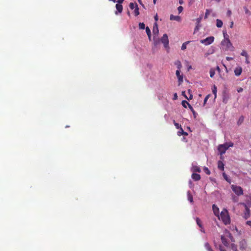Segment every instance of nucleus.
I'll use <instances>...</instances> for the list:
<instances>
[{
	"mask_svg": "<svg viewBox=\"0 0 251 251\" xmlns=\"http://www.w3.org/2000/svg\"><path fill=\"white\" fill-rule=\"evenodd\" d=\"M218 217L219 219H221L226 225L229 224L230 223V218L226 209H223L220 213V216H219Z\"/></svg>",
	"mask_w": 251,
	"mask_h": 251,
	"instance_id": "1",
	"label": "nucleus"
},
{
	"mask_svg": "<svg viewBox=\"0 0 251 251\" xmlns=\"http://www.w3.org/2000/svg\"><path fill=\"white\" fill-rule=\"evenodd\" d=\"M234 144L232 142L226 143L224 144L220 145L218 146V150L220 152V154L222 155L224 154L226 151L229 148L232 147Z\"/></svg>",
	"mask_w": 251,
	"mask_h": 251,
	"instance_id": "2",
	"label": "nucleus"
},
{
	"mask_svg": "<svg viewBox=\"0 0 251 251\" xmlns=\"http://www.w3.org/2000/svg\"><path fill=\"white\" fill-rule=\"evenodd\" d=\"M231 188L237 196H239L243 195V189L241 187L232 184L231 186Z\"/></svg>",
	"mask_w": 251,
	"mask_h": 251,
	"instance_id": "3",
	"label": "nucleus"
},
{
	"mask_svg": "<svg viewBox=\"0 0 251 251\" xmlns=\"http://www.w3.org/2000/svg\"><path fill=\"white\" fill-rule=\"evenodd\" d=\"M221 44L223 46L226 47V50H231V48H232L231 50H233V49H234V47H233L232 44L231 43L229 39H227V40H223Z\"/></svg>",
	"mask_w": 251,
	"mask_h": 251,
	"instance_id": "4",
	"label": "nucleus"
},
{
	"mask_svg": "<svg viewBox=\"0 0 251 251\" xmlns=\"http://www.w3.org/2000/svg\"><path fill=\"white\" fill-rule=\"evenodd\" d=\"M241 204L243 205L245 207V210L244 213L243 217L245 219H247L250 217V215H251L250 210L249 208V206H247V204H246L245 203H242Z\"/></svg>",
	"mask_w": 251,
	"mask_h": 251,
	"instance_id": "5",
	"label": "nucleus"
},
{
	"mask_svg": "<svg viewBox=\"0 0 251 251\" xmlns=\"http://www.w3.org/2000/svg\"><path fill=\"white\" fill-rule=\"evenodd\" d=\"M214 40V37L213 36H210L206 39L201 40V43L204 44L205 45H209L212 44Z\"/></svg>",
	"mask_w": 251,
	"mask_h": 251,
	"instance_id": "6",
	"label": "nucleus"
},
{
	"mask_svg": "<svg viewBox=\"0 0 251 251\" xmlns=\"http://www.w3.org/2000/svg\"><path fill=\"white\" fill-rule=\"evenodd\" d=\"M161 41L164 44V46L166 49L169 48V40L167 34H163L161 38Z\"/></svg>",
	"mask_w": 251,
	"mask_h": 251,
	"instance_id": "7",
	"label": "nucleus"
},
{
	"mask_svg": "<svg viewBox=\"0 0 251 251\" xmlns=\"http://www.w3.org/2000/svg\"><path fill=\"white\" fill-rule=\"evenodd\" d=\"M247 241L243 239L239 242V248L241 250H245L247 248Z\"/></svg>",
	"mask_w": 251,
	"mask_h": 251,
	"instance_id": "8",
	"label": "nucleus"
},
{
	"mask_svg": "<svg viewBox=\"0 0 251 251\" xmlns=\"http://www.w3.org/2000/svg\"><path fill=\"white\" fill-rule=\"evenodd\" d=\"M180 70H177L176 71V75L178 80L179 85H180L183 82V75H180Z\"/></svg>",
	"mask_w": 251,
	"mask_h": 251,
	"instance_id": "9",
	"label": "nucleus"
},
{
	"mask_svg": "<svg viewBox=\"0 0 251 251\" xmlns=\"http://www.w3.org/2000/svg\"><path fill=\"white\" fill-rule=\"evenodd\" d=\"M234 72L236 76H239L241 75L242 72V67L240 66L236 67L234 69Z\"/></svg>",
	"mask_w": 251,
	"mask_h": 251,
	"instance_id": "10",
	"label": "nucleus"
},
{
	"mask_svg": "<svg viewBox=\"0 0 251 251\" xmlns=\"http://www.w3.org/2000/svg\"><path fill=\"white\" fill-rule=\"evenodd\" d=\"M212 209H213V213H214V215L216 216L219 217V208L215 204H213L212 205Z\"/></svg>",
	"mask_w": 251,
	"mask_h": 251,
	"instance_id": "11",
	"label": "nucleus"
},
{
	"mask_svg": "<svg viewBox=\"0 0 251 251\" xmlns=\"http://www.w3.org/2000/svg\"><path fill=\"white\" fill-rule=\"evenodd\" d=\"M116 8L117 10V11L115 12L116 14H117L118 12L120 13H122L123 11V6L121 4L117 3L116 4Z\"/></svg>",
	"mask_w": 251,
	"mask_h": 251,
	"instance_id": "12",
	"label": "nucleus"
},
{
	"mask_svg": "<svg viewBox=\"0 0 251 251\" xmlns=\"http://www.w3.org/2000/svg\"><path fill=\"white\" fill-rule=\"evenodd\" d=\"M201 19H202V17L201 16H200L199 18H197L196 19V21H197V25L196 26V27L195 28V31H197V30H198L199 29V27L201 26L200 25V24L201 21Z\"/></svg>",
	"mask_w": 251,
	"mask_h": 251,
	"instance_id": "13",
	"label": "nucleus"
},
{
	"mask_svg": "<svg viewBox=\"0 0 251 251\" xmlns=\"http://www.w3.org/2000/svg\"><path fill=\"white\" fill-rule=\"evenodd\" d=\"M170 19L172 21L175 20L178 22H180L181 21V18L179 16H174V15H171L170 17Z\"/></svg>",
	"mask_w": 251,
	"mask_h": 251,
	"instance_id": "14",
	"label": "nucleus"
},
{
	"mask_svg": "<svg viewBox=\"0 0 251 251\" xmlns=\"http://www.w3.org/2000/svg\"><path fill=\"white\" fill-rule=\"evenodd\" d=\"M246 203L247 206L251 207V194L246 196Z\"/></svg>",
	"mask_w": 251,
	"mask_h": 251,
	"instance_id": "15",
	"label": "nucleus"
},
{
	"mask_svg": "<svg viewBox=\"0 0 251 251\" xmlns=\"http://www.w3.org/2000/svg\"><path fill=\"white\" fill-rule=\"evenodd\" d=\"M221 241H222V243L226 246V247H228V245H229V243L228 242H227L226 239L225 238V236L224 235H221Z\"/></svg>",
	"mask_w": 251,
	"mask_h": 251,
	"instance_id": "16",
	"label": "nucleus"
},
{
	"mask_svg": "<svg viewBox=\"0 0 251 251\" xmlns=\"http://www.w3.org/2000/svg\"><path fill=\"white\" fill-rule=\"evenodd\" d=\"M192 178L195 181H198L201 179V176L198 174L193 173L192 175Z\"/></svg>",
	"mask_w": 251,
	"mask_h": 251,
	"instance_id": "17",
	"label": "nucleus"
},
{
	"mask_svg": "<svg viewBox=\"0 0 251 251\" xmlns=\"http://www.w3.org/2000/svg\"><path fill=\"white\" fill-rule=\"evenodd\" d=\"M218 168L221 171L224 170V164L222 161H219L218 162Z\"/></svg>",
	"mask_w": 251,
	"mask_h": 251,
	"instance_id": "18",
	"label": "nucleus"
},
{
	"mask_svg": "<svg viewBox=\"0 0 251 251\" xmlns=\"http://www.w3.org/2000/svg\"><path fill=\"white\" fill-rule=\"evenodd\" d=\"M188 200L191 203L193 202V198L190 191L187 192Z\"/></svg>",
	"mask_w": 251,
	"mask_h": 251,
	"instance_id": "19",
	"label": "nucleus"
},
{
	"mask_svg": "<svg viewBox=\"0 0 251 251\" xmlns=\"http://www.w3.org/2000/svg\"><path fill=\"white\" fill-rule=\"evenodd\" d=\"M192 169L193 172H198V173L201 172V169L199 167H198L197 166H193L192 167Z\"/></svg>",
	"mask_w": 251,
	"mask_h": 251,
	"instance_id": "20",
	"label": "nucleus"
},
{
	"mask_svg": "<svg viewBox=\"0 0 251 251\" xmlns=\"http://www.w3.org/2000/svg\"><path fill=\"white\" fill-rule=\"evenodd\" d=\"M146 31L150 40H151V31L148 26L146 27Z\"/></svg>",
	"mask_w": 251,
	"mask_h": 251,
	"instance_id": "21",
	"label": "nucleus"
},
{
	"mask_svg": "<svg viewBox=\"0 0 251 251\" xmlns=\"http://www.w3.org/2000/svg\"><path fill=\"white\" fill-rule=\"evenodd\" d=\"M244 121V117L243 116H241L237 121V125L238 126H240L243 123Z\"/></svg>",
	"mask_w": 251,
	"mask_h": 251,
	"instance_id": "22",
	"label": "nucleus"
},
{
	"mask_svg": "<svg viewBox=\"0 0 251 251\" xmlns=\"http://www.w3.org/2000/svg\"><path fill=\"white\" fill-rule=\"evenodd\" d=\"M223 22L219 19H217L216 20V26L218 27H221L223 26Z\"/></svg>",
	"mask_w": 251,
	"mask_h": 251,
	"instance_id": "23",
	"label": "nucleus"
},
{
	"mask_svg": "<svg viewBox=\"0 0 251 251\" xmlns=\"http://www.w3.org/2000/svg\"><path fill=\"white\" fill-rule=\"evenodd\" d=\"M134 15H135V16H137L140 14V13H139V8L138 7V5L137 4H135V9L134 10Z\"/></svg>",
	"mask_w": 251,
	"mask_h": 251,
	"instance_id": "24",
	"label": "nucleus"
},
{
	"mask_svg": "<svg viewBox=\"0 0 251 251\" xmlns=\"http://www.w3.org/2000/svg\"><path fill=\"white\" fill-rule=\"evenodd\" d=\"M204 247L205 248V249L208 251H213V250L212 249V248H211L209 244L208 243H205V244H204Z\"/></svg>",
	"mask_w": 251,
	"mask_h": 251,
	"instance_id": "25",
	"label": "nucleus"
},
{
	"mask_svg": "<svg viewBox=\"0 0 251 251\" xmlns=\"http://www.w3.org/2000/svg\"><path fill=\"white\" fill-rule=\"evenodd\" d=\"M175 65H176L177 70H180L182 67V65L180 61L177 60L175 62Z\"/></svg>",
	"mask_w": 251,
	"mask_h": 251,
	"instance_id": "26",
	"label": "nucleus"
},
{
	"mask_svg": "<svg viewBox=\"0 0 251 251\" xmlns=\"http://www.w3.org/2000/svg\"><path fill=\"white\" fill-rule=\"evenodd\" d=\"M209 73H210V76L211 77H213L215 74V69L213 68L210 69Z\"/></svg>",
	"mask_w": 251,
	"mask_h": 251,
	"instance_id": "27",
	"label": "nucleus"
},
{
	"mask_svg": "<svg viewBox=\"0 0 251 251\" xmlns=\"http://www.w3.org/2000/svg\"><path fill=\"white\" fill-rule=\"evenodd\" d=\"M196 223L200 227L202 228V223L201 220L199 218H196Z\"/></svg>",
	"mask_w": 251,
	"mask_h": 251,
	"instance_id": "28",
	"label": "nucleus"
},
{
	"mask_svg": "<svg viewBox=\"0 0 251 251\" xmlns=\"http://www.w3.org/2000/svg\"><path fill=\"white\" fill-rule=\"evenodd\" d=\"M211 10H209V9H206V11H205V16H204V19H207L208 16L209 15L210 12H211Z\"/></svg>",
	"mask_w": 251,
	"mask_h": 251,
	"instance_id": "29",
	"label": "nucleus"
},
{
	"mask_svg": "<svg viewBox=\"0 0 251 251\" xmlns=\"http://www.w3.org/2000/svg\"><path fill=\"white\" fill-rule=\"evenodd\" d=\"M159 33V30L158 27H156V28H155V27L153 28V34L154 35H157Z\"/></svg>",
	"mask_w": 251,
	"mask_h": 251,
	"instance_id": "30",
	"label": "nucleus"
},
{
	"mask_svg": "<svg viewBox=\"0 0 251 251\" xmlns=\"http://www.w3.org/2000/svg\"><path fill=\"white\" fill-rule=\"evenodd\" d=\"M190 43V41H187V42H184L182 46H181V50H184L186 49V47H187V45Z\"/></svg>",
	"mask_w": 251,
	"mask_h": 251,
	"instance_id": "31",
	"label": "nucleus"
},
{
	"mask_svg": "<svg viewBox=\"0 0 251 251\" xmlns=\"http://www.w3.org/2000/svg\"><path fill=\"white\" fill-rule=\"evenodd\" d=\"M174 124L177 129H180L181 128V126L179 125L178 123L176 122L175 120L173 121Z\"/></svg>",
	"mask_w": 251,
	"mask_h": 251,
	"instance_id": "32",
	"label": "nucleus"
},
{
	"mask_svg": "<svg viewBox=\"0 0 251 251\" xmlns=\"http://www.w3.org/2000/svg\"><path fill=\"white\" fill-rule=\"evenodd\" d=\"M181 103L182 106L185 108H187V105L188 106L189 105V103L185 100H183Z\"/></svg>",
	"mask_w": 251,
	"mask_h": 251,
	"instance_id": "33",
	"label": "nucleus"
},
{
	"mask_svg": "<svg viewBox=\"0 0 251 251\" xmlns=\"http://www.w3.org/2000/svg\"><path fill=\"white\" fill-rule=\"evenodd\" d=\"M241 55L242 56H245L246 58H248L249 57V55H248L247 52L245 50H242V51L241 53Z\"/></svg>",
	"mask_w": 251,
	"mask_h": 251,
	"instance_id": "34",
	"label": "nucleus"
},
{
	"mask_svg": "<svg viewBox=\"0 0 251 251\" xmlns=\"http://www.w3.org/2000/svg\"><path fill=\"white\" fill-rule=\"evenodd\" d=\"M182 95L183 96L187 99H190V100H191L193 98V96L191 94L190 95L189 98H188V97L186 96V95L185 94V91L182 92Z\"/></svg>",
	"mask_w": 251,
	"mask_h": 251,
	"instance_id": "35",
	"label": "nucleus"
},
{
	"mask_svg": "<svg viewBox=\"0 0 251 251\" xmlns=\"http://www.w3.org/2000/svg\"><path fill=\"white\" fill-rule=\"evenodd\" d=\"M137 4L136 3H133V2H130L129 3V7L131 9H133L134 8L135 9V4Z\"/></svg>",
	"mask_w": 251,
	"mask_h": 251,
	"instance_id": "36",
	"label": "nucleus"
},
{
	"mask_svg": "<svg viewBox=\"0 0 251 251\" xmlns=\"http://www.w3.org/2000/svg\"><path fill=\"white\" fill-rule=\"evenodd\" d=\"M223 176L224 178H225V179L226 181H227V182H229V183L230 182V179H229L228 178L227 176V175L226 174V173H223Z\"/></svg>",
	"mask_w": 251,
	"mask_h": 251,
	"instance_id": "37",
	"label": "nucleus"
},
{
	"mask_svg": "<svg viewBox=\"0 0 251 251\" xmlns=\"http://www.w3.org/2000/svg\"><path fill=\"white\" fill-rule=\"evenodd\" d=\"M139 27L141 29H144L145 28V25L143 23H140L139 24Z\"/></svg>",
	"mask_w": 251,
	"mask_h": 251,
	"instance_id": "38",
	"label": "nucleus"
},
{
	"mask_svg": "<svg viewBox=\"0 0 251 251\" xmlns=\"http://www.w3.org/2000/svg\"><path fill=\"white\" fill-rule=\"evenodd\" d=\"M212 92L215 95V98H216V93H217V88L215 85L214 86L213 88L212 89Z\"/></svg>",
	"mask_w": 251,
	"mask_h": 251,
	"instance_id": "39",
	"label": "nucleus"
},
{
	"mask_svg": "<svg viewBox=\"0 0 251 251\" xmlns=\"http://www.w3.org/2000/svg\"><path fill=\"white\" fill-rule=\"evenodd\" d=\"M223 35L224 37V40H227V39H229V36L226 33V31H223Z\"/></svg>",
	"mask_w": 251,
	"mask_h": 251,
	"instance_id": "40",
	"label": "nucleus"
},
{
	"mask_svg": "<svg viewBox=\"0 0 251 251\" xmlns=\"http://www.w3.org/2000/svg\"><path fill=\"white\" fill-rule=\"evenodd\" d=\"M181 131L178 132V133H180L181 135H187L188 133L185 131H184L183 129L181 127L180 129Z\"/></svg>",
	"mask_w": 251,
	"mask_h": 251,
	"instance_id": "41",
	"label": "nucleus"
},
{
	"mask_svg": "<svg viewBox=\"0 0 251 251\" xmlns=\"http://www.w3.org/2000/svg\"><path fill=\"white\" fill-rule=\"evenodd\" d=\"M203 170L207 175H209L210 174V171L207 167H204Z\"/></svg>",
	"mask_w": 251,
	"mask_h": 251,
	"instance_id": "42",
	"label": "nucleus"
},
{
	"mask_svg": "<svg viewBox=\"0 0 251 251\" xmlns=\"http://www.w3.org/2000/svg\"><path fill=\"white\" fill-rule=\"evenodd\" d=\"M232 201L234 202H237L238 201V198L237 197H236L235 196L233 195L232 196Z\"/></svg>",
	"mask_w": 251,
	"mask_h": 251,
	"instance_id": "43",
	"label": "nucleus"
},
{
	"mask_svg": "<svg viewBox=\"0 0 251 251\" xmlns=\"http://www.w3.org/2000/svg\"><path fill=\"white\" fill-rule=\"evenodd\" d=\"M183 8L181 6H179L177 8V10L178 11L179 13H180L181 12H182V11H183Z\"/></svg>",
	"mask_w": 251,
	"mask_h": 251,
	"instance_id": "44",
	"label": "nucleus"
},
{
	"mask_svg": "<svg viewBox=\"0 0 251 251\" xmlns=\"http://www.w3.org/2000/svg\"><path fill=\"white\" fill-rule=\"evenodd\" d=\"M227 234H228V236L229 237V238L231 239V240L232 241H233V236H232L231 234L229 232H227Z\"/></svg>",
	"mask_w": 251,
	"mask_h": 251,
	"instance_id": "45",
	"label": "nucleus"
},
{
	"mask_svg": "<svg viewBox=\"0 0 251 251\" xmlns=\"http://www.w3.org/2000/svg\"><path fill=\"white\" fill-rule=\"evenodd\" d=\"M232 249L233 251H238L236 247L234 245L232 244Z\"/></svg>",
	"mask_w": 251,
	"mask_h": 251,
	"instance_id": "46",
	"label": "nucleus"
},
{
	"mask_svg": "<svg viewBox=\"0 0 251 251\" xmlns=\"http://www.w3.org/2000/svg\"><path fill=\"white\" fill-rule=\"evenodd\" d=\"M209 95H207L205 98H204V103H205L207 101V100H208L209 97Z\"/></svg>",
	"mask_w": 251,
	"mask_h": 251,
	"instance_id": "47",
	"label": "nucleus"
},
{
	"mask_svg": "<svg viewBox=\"0 0 251 251\" xmlns=\"http://www.w3.org/2000/svg\"><path fill=\"white\" fill-rule=\"evenodd\" d=\"M220 250V251H227L226 249H225L223 247L221 246H219Z\"/></svg>",
	"mask_w": 251,
	"mask_h": 251,
	"instance_id": "48",
	"label": "nucleus"
},
{
	"mask_svg": "<svg viewBox=\"0 0 251 251\" xmlns=\"http://www.w3.org/2000/svg\"><path fill=\"white\" fill-rule=\"evenodd\" d=\"M177 94L176 93H175V94H174V98H173V99H174V100H176V99H177Z\"/></svg>",
	"mask_w": 251,
	"mask_h": 251,
	"instance_id": "49",
	"label": "nucleus"
},
{
	"mask_svg": "<svg viewBox=\"0 0 251 251\" xmlns=\"http://www.w3.org/2000/svg\"><path fill=\"white\" fill-rule=\"evenodd\" d=\"M226 59L227 61H230V60H233V58L227 56V57H226Z\"/></svg>",
	"mask_w": 251,
	"mask_h": 251,
	"instance_id": "50",
	"label": "nucleus"
},
{
	"mask_svg": "<svg viewBox=\"0 0 251 251\" xmlns=\"http://www.w3.org/2000/svg\"><path fill=\"white\" fill-rule=\"evenodd\" d=\"M243 91V89L242 88H241V87H240V88H238V89H237V92H238V93L241 92H242Z\"/></svg>",
	"mask_w": 251,
	"mask_h": 251,
	"instance_id": "51",
	"label": "nucleus"
},
{
	"mask_svg": "<svg viewBox=\"0 0 251 251\" xmlns=\"http://www.w3.org/2000/svg\"><path fill=\"white\" fill-rule=\"evenodd\" d=\"M231 14V11L229 10H228L227 11V15L228 16H230Z\"/></svg>",
	"mask_w": 251,
	"mask_h": 251,
	"instance_id": "52",
	"label": "nucleus"
},
{
	"mask_svg": "<svg viewBox=\"0 0 251 251\" xmlns=\"http://www.w3.org/2000/svg\"><path fill=\"white\" fill-rule=\"evenodd\" d=\"M139 3L144 7L145 8L144 5L143 4L141 0H138Z\"/></svg>",
	"mask_w": 251,
	"mask_h": 251,
	"instance_id": "53",
	"label": "nucleus"
},
{
	"mask_svg": "<svg viewBox=\"0 0 251 251\" xmlns=\"http://www.w3.org/2000/svg\"><path fill=\"white\" fill-rule=\"evenodd\" d=\"M246 224L249 225V226H250L251 227V221H248L246 222Z\"/></svg>",
	"mask_w": 251,
	"mask_h": 251,
	"instance_id": "54",
	"label": "nucleus"
},
{
	"mask_svg": "<svg viewBox=\"0 0 251 251\" xmlns=\"http://www.w3.org/2000/svg\"><path fill=\"white\" fill-rule=\"evenodd\" d=\"M124 1V0H118L117 2V3L122 4Z\"/></svg>",
	"mask_w": 251,
	"mask_h": 251,
	"instance_id": "55",
	"label": "nucleus"
},
{
	"mask_svg": "<svg viewBox=\"0 0 251 251\" xmlns=\"http://www.w3.org/2000/svg\"><path fill=\"white\" fill-rule=\"evenodd\" d=\"M244 9H245V12L246 13H248L249 12V10L247 9V7H244Z\"/></svg>",
	"mask_w": 251,
	"mask_h": 251,
	"instance_id": "56",
	"label": "nucleus"
},
{
	"mask_svg": "<svg viewBox=\"0 0 251 251\" xmlns=\"http://www.w3.org/2000/svg\"><path fill=\"white\" fill-rule=\"evenodd\" d=\"M188 106H189V108L191 110V111H193L194 110V109H193V107L190 104L188 105Z\"/></svg>",
	"mask_w": 251,
	"mask_h": 251,
	"instance_id": "57",
	"label": "nucleus"
},
{
	"mask_svg": "<svg viewBox=\"0 0 251 251\" xmlns=\"http://www.w3.org/2000/svg\"><path fill=\"white\" fill-rule=\"evenodd\" d=\"M154 20L156 22L158 20V16L157 14L154 16Z\"/></svg>",
	"mask_w": 251,
	"mask_h": 251,
	"instance_id": "58",
	"label": "nucleus"
},
{
	"mask_svg": "<svg viewBox=\"0 0 251 251\" xmlns=\"http://www.w3.org/2000/svg\"><path fill=\"white\" fill-rule=\"evenodd\" d=\"M216 70L218 71V72H220V69L218 66L216 67Z\"/></svg>",
	"mask_w": 251,
	"mask_h": 251,
	"instance_id": "59",
	"label": "nucleus"
},
{
	"mask_svg": "<svg viewBox=\"0 0 251 251\" xmlns=\"http://www.w3.org/2000/svg\"><path fill=\"white\" fill-rule=\"evenodd\" d=\"M246 63L247 64H249L250 63V61L248 60V58H246Z\"/></svg>",
	"mask_w": 251,
	"mask_h": 251,
	"instance_id": "60",
	"label": "nucleus"
},
{
	"mask_svg": "<svg viewBox=\"0 0 251 251\" xmlns=\"http://www.w3.org/2000/svg\"><path fill=\"white\" fill-rule=\"evenodd\" d=\"M179 3L180 4H182L183 3V0H179Z\"/></svg>",
	"mask_w": 251,
	"mask_h": 251,
	"instance_id": "61",
	"label": "nucleus"
},
{
	"mask_svg": "<svg viewBox=\"0 0 251 251\" xmlns=\"http://www.w3.org/2000/svg\"><path fill=\"white\" fill-rule=\"evenodd\" d=\"M153 27H155V28H156V27H158L156 22L154 24Z\"/></svg>",
	"mask_w": 251,
	"mask_h": 251,
	"instance_id": "62",
	"label": "nucleus"
},
{
	"mask_svg": "<svg viewBox=\"0 0 251 251\" xmlns=\"http://www.w3.org/2000/svg\"><path fill=\"white\" fill-rule=\"evenodd\" d=\"M233 23L231 22L230 26V28H232L233 27Z\"/></svg>",
	"mask_w": 251,
	"mask_h": 251,
	"instance_id": "63",
	"label": "nucleus"
},
{
	"mask_svg": "<svg viewBox=\"0 0 251 251\" xmlns=\"http://www.w3.org/2000/svg\"><path fill=\"white\" fill-rule=\"evenodd\" d=\"M201 231L203 232H204V230L203 229V227L202 226V228H201Z\"/></svg>",
	"mask_w": 251,
	"mask_h": 251,
	"instance_id": "64",
	"label": "nucleus"
}]
</instances>
